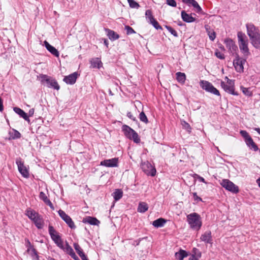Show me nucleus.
Here are the masks:
<instances>
[{
	"instance_id": "obj_1",
	"label": "nucleus",
	"mask_w": 260,
	"mask_h": 260,
	"mask_svg": "<svg viewBox=\"0 0 260 260\" xmlns=\"http://www.w3.org/2000/svg\"><path fill=\"white\" fill-rule=\"evenodd\" d=\"M238 44L239 48L245 56L250 54L249 50L248 47V40L245 34L242 31H239L237 34Z\"/></svg>"
},
{
	"instance_id": "obj_2",
	"label": "nucleus",
	"mask_w": 260,
	"mask_h": 260,
	"mask_svg": "<svg viewBox=\"0 0 260 260\" xmlns=\"http://www.w3.org/2000/svg\"><path fill=\"white\" fill-rule=\"evenodd\" d=\"M187 221L190 228L196 231H199L202 225L200 215L195 212L187 215Z\"/></svg>"
},
{
	"instance_id": "obj_3",
	"label": "nucleus",
	"mask_w": 260,
	"mask_h": 260,
	"mask_svg": "<svg viewBox=\"0 0 260 260\" xmlns=\"http://www.w3.org/2000/svg\"><path fill=\"white\" fill-rule=\"evenodd\" d=\"M122 130L125 137L128 139L133 140L136 143H139L140 142L138 134L129 126L123 125L122 127Z\"/></svg>"
},
{
	"instance_id": "obj_4",
	"label": "nucleus",
	"mask_w": 260,
	"mask_h": 260,
	"mask_svg": "<svg viewBox=\"0 0 260 260\" xmlns=\"http://www.w3.org/2000/svg\"><path fill=\"white\" fill-rule=\"evenodd\" d=\"M40 80L42 84L46 83L47 86L49 88H53L57 90L60 88L56 80L46 75H41Z\"/></svg>"
},
{
	"instance_id": "obj_5",
	"label": "nucleus",
	"mask_w": 260,
	"mask_h": 260,
	"mask_svg": "<svg viewBox=\"0 0 260 260\" xmlns=\"http://www.w3.org/2000/svg\"><path fill=\"white\" fill-rule=\"evenodd\" d=\"M227 79V83H225L223 81L221 82V86L224 90L225 91L235 95H237L238 94L237 92L234 91V83L232 80L229 79L227 77H225Z\"/></svg>"
},
{
	"instance_id": "obj_6",
	"label": "nucleus",
	"mask_w": 260,
	"mask_h": 260,
	"mask_svg": "<svg viewBox=\"0 0 260 260\" xmlns=\"http://www.w3.org/2000/svg\"><path fill=\"white\" fill-rule=\"evenodd\" d=\"M200 84L201 87L206 91L218 96L220 95L219 91L210 82L207 81L201 80Z\"/></svg>"
},
{
	"instance_id": "obj_7",
	"label": "nucleus",
	"mask_w": 260,
	"mask_h": 260,
	"mask_svg": "<svg viewBox=\"0 0 260 260\" xmlns=\"http://www.w3.org/2000/svg\"><path fill=\"white\" fill-rule=\"evenodd\" d=\"M220 184L226 190L233 193H236L239 192L238 187L228 179L222 180Z\"/></svg>"
},
{
	"instance_id": "obj_8",
	"label": "nucleus",
	"mask_w": 260,
	"mask_h": 260,
	"mask_svg": "<svg viewBox=\"0 0 260 260\" xmlns=\"http://www.w3.org/2000/svg\"><path fill=\"white\" fill-rule=\"evenodd\" d=\"M143 171L147 175L154 176L155 175L156 170L153 168L151 164L148 161L142 162L141 165Z\"/></svg>"
},
{
	"instance_id": "obj_9",
	"label": "nucleus",
	"mask_w": 260,
	"mask_h": 260,
	"mask_svg": "<svg viewBox=\"0 0 260 260\" xmlns=\"http://www.w3.org/2000/svg\"><path fill=\"white\" fill-rule=\"evenodd\" d=\"M245 62V59L240 58L238 54H236V58L233 61V65L237 72L239 73L243 72V64Z\"/></svg>"
},
{
	"instance_id": "obj_10",
	"label": "nucleus",
	"mask_w": 260,
	"mask_h": 260,
	"mask_svg": "<svg viewBox=\"0 0 260 260\" xmlns=\"http://www.w3.org/2000/svg\"><path fill=\"white\" fill-rule=\"evenodd\" d=\"M60 217L66 222L68 226L72 229L76 228V226L72 218L67 215L63 210H59L58 211Z\"/></svg>"
},
{
	"instance_id": "obj_11",
	"label": "nucleus",
	"mask_w": 260,
	"mask_h": 260,
	"mask_svg": "<svg viewBox=\"0 0 260 260\" xmlns=\"http://www.w3.org/2000/svg\"><path fill=\"white\" fill-rule=\"evenodd\" d=\"M16 163L17 165L18 171L25 178L29 177V172L26 167L24 165V162L19 158L16 159Z\"/></svg>"
},
{
	"instance_id": "obj_12",
	"label": "nucleus",
	"mask_w": 260,
	"mask_h": 260,
	"mask_svg": "<svg viewBox=\"0 0 260 260\" xmlns=\"http://www.w3.org/2000/svg\"><path fill=\"white\" fill-rule=\"evenodd\" d=\"M246 28L250 39L260 34L258 29L252 23L247 24Z\"/></svg>"
},
{
	"instance_id": "obj_13",
	"label": "nucleus",
	"mask_w": 260,
	"mask_h": 260,
	"mask_svg": "<svg viewBox=\"0 0 260 260\" xmlns=\"http://www.w3.org/2000/svg\"><path fill=\"white\" fill-rule=\"evenodd\" d=\"M118 164V158L115 157L111 159H105L101 161L100 165L106 167H117Z\"/></svg>"
},
{
	"instance_id": "obj_14",
	"label": "nucleus",
	"mask_w": 260,
	"mask_h": 260,
	"mask_svg": "<svg viewBox=\"0 0 260 260\" xmlns=\"http://www.w3.org/2000/svg\"><path fill=\"white\" fill-rule=\"evenodd\" d=\"M79 74L77 72H74L68 76L64 77L63 78V81L68 84H74L77 79Z\"/></svg>"
},
{
	"instance_id": "obj_15",
	"label": "nucleus",
	"mask_w": 260,
	"mask_h": 260,
	"mask_svg": "<svg viewBox=\"0 0 260 260\" xmlns=\"http://www.w3.org/2000/svg\"><path fill=\"white\" fill-rule=\"evenodd\" d=\"M224 42L226 46L228 48L229 51L232 53L233 52L236 50L237 47L232 39H225Z\"/></svg>"
},
{
	"instance_id": "obj_16",
	"label": "nucleus",
	"mask_w": 260,
	"mask_h": 260,
	"mask_svg": "<svg viewBox=\"0 0 260 260\" xmlns=\"http://www.w3.org/2000/svg\"><path fill=\"white\" fill-rule=\"evenodd\" d=\"M105 30L107 33V36L110 40L113 41L119 39V35L114 30L106 28H105Z\"/></svg>"
},
{
	"instance_id": "obj_17",
	"label": "nucleus",
	"mask_w": 260,
	"mask_h": 260,
	"mask_svg": "<svg viewBox=\"0 0 260 260\" xmlns=\"http://www.w3.org/2000/svg\"><path fill=\"white\" fill-rule=\"evenodd\" d=\"M181 14L182 20L186 22L190 23L196 21L195 18L192 16V14H188L185 11H182Z\"/></svg>"
},
{
	"instance_id": "obj_18",
	"label": "nucleus",
	"mask_w": 260,
	"mask_h": 260,
	"mask_svg": "<svg viewBox=\"0 0 260 260\" xmlns=\"http://www.w3.org/2000/svg\"><path fill=\"white\" fill-rule=\"evenodd\" d=\"M201 241L206 243H212V239L211 236V232L210 231H207L201 235L200 238Z\"/></svg>"
},
{
	"instance_id": "obj_19",
	"label": "nucleus",
	"mask_w": 260,
	"mask_h": 260,
	"mask_svg": "<svg viewBox=\"0 0 260 260\" xmlns=\"http://www.w3.org/2000/svg\"><path fill=\"white\" fill-rule=\"evenodd\" d=\"M83 222L86 223H89L91 225H99L100 221L95 217L87 216L84 218L83 220Z\"/></svg>"
},
{
	"instance_id": "obj_20",
	"label": "nucleus",
	"mask_w": 260,
	"mask_h": 260,
	"mask_svg": "<svg viewBox=\"0 0 260 260\" xmlns=\"http://www.w3.org/2000/svg\"><path fill=\"white\" fill-rule=\"evenodd\" d=\"M44 43V45H45L46 49L51 54H52L56 57L59 56V52L55 47H54L53 46H52L50 44H49V43L46 41H45Z\"/></svg>"
},
{
	"instance_id": "obj_21",
	"label": "nucleus",
	"mask_w": 260,
	"mask_h": 260,
	"mask_svg": "<svg viewBox=\"0 0 260 260\" xmlns=\"http://www.w3.org/2000/svg\"><path fill=\"white\" fill-rule=\"evenodd\" d=\"M14 112L18 114L20 117H22L24 119L27 121L28 123L30 122V120L27 114L24 112L23 110L18 107H14L13 108Z\"/></svg>"
},
{
	"instance_id": "obj_22",
	"label": "nucleus",
	"mask_w": 260,
	"mask_h": 260,
	"mask_svg": "<svg viewBox=\"0 0 260 260\" xmlns=\"http://www.w3.org/2000/svg\"><path fill=\"white\" fill-rule=\"evenodd\" d=\"M32 221L34 222L35 225L38 229H41L43 228L44 225V220L40 214L36 216V218H34Z\"/></svg>"
},
{
	"instance_id": "obj_23",
	"label": "nucleus",
	"mask_w": 260,
	"mask_h": 260,
	"mask_svg": "<svg viewBox=\"0 0 260 260\" xmlns=\"http://www.w3.org/2000/svg\"><path fill=\"white\" fill-rule=\"evenodd\" d=\"M39 197L41 200L43 201V202L47 205H48L52 210L54 209V206L50 201V200L47 198L45 193L42 191L40 193Z\"/></svg>"
},
{
	"instance_id": "obj_24",
	"label": "nucleus",
	"mask_w": 260,
	"mask_h": 260,
	"mask_svg": "<svg viewBox=\"0 0 260 260\" xmlns=\"http://www.w3.org/2000/svg\"><path fill=\"white\" fill-rule=\"evenodd\" d=\"M205 28L209 36V39L211 41H214L216 38L215 32L213 29H211L210 26L209 25H205Z\"/></svg>"
},
{
	"instance_id": "obj_25",
	"label": "nucleus",
	"mask_w": 260,
	"mask_h": 260,
	"mask_svg": "<svg viewBox=\"0 0 260 260\" xmlns=\"http://www.w3.org/2000/svg\"><path fill=\"white\" fill-rule=\"evenodd\" d=\"M51 239L58 247L62 249H64L63 241L59 235L55 236L53 238H51Z\"/></svg>"
},
{
	"instance_id": "obj_26",
	"label": "nucleus",
	"mask_w": 260,
	"mask_h": 260,
	"mask_svg": "<svg viewBox=\"0 0 260 260\" xmlns=\"http://www.w3.org/2000/svg\"><path fill=\"white\" fill-rule=\"evenodd\" d=\"M252 45L256 48H260V34L250 39Z\"/></svg>"
},
{
	"instance_id": "obj_27",
	"label": "nucleus",
	"mask_w": 260,
	"mask_h": 260,
	"mask_svg": "<svg viewBox=\"0 0 260 260\" xmlns=\"http://www.w3.org/2000/svg\"><path fill=\"white\" fill-rule=\"evenodd\" d=\"M245 143L246 145L249 147L250 149H253L255 151L258 150V148L256 144L254 142L251 137L248 140L245 141Z\"/></svg>"
},
{
	"instance_id": "obj_28",
	"label": "nucleus",
	"mask_w": 260,
	"mask_h": 260,
	"mask_svg": "<svg viewBox=\"0 0 260 260\" xmlns=\"http://www.w3.org/2000/svg\"><path fill=\"white\" fill-rule=\"evenodd\" d=\"M166 220L162 218H158L153 221L152 225L156 228L162 227L166 223Z\"/></svg>"
},
{
	"instance_id": "obj_29",
	"label": "nucleus",
	"mask_w": 260,
	"mask_h": 260,
	"mask_svg": "<svg viewBox=\"0 0 260 260\" xmlns=\"http://www.w3.org/2000/svg\"><path fill=\"white\" fill-rule=\"evenodd\" d=\"M90 63H91V67L92 68H96L99 69L101 66L102 62L101 61V60L99 59V58H95L92 59L90 61Z\"/></svg>"
},
{
	"instance_id": "obj_30",
	"label": "nucleus",
	"mask_w": 260,
	"mask_h": 260,
	"mask_svg": "<svg viewBox=\"0 0 260 260\" xmlns=\"http://www.w3.org/2000/svg\"><path fill=\"white\" fill-rule=\"evenodd\" d=\"M175 255L177 258L179 260H183L184 257L188 255V254L185 250L181 249L179 252L175 253Z\"/></svg>"
},
{
	"instance_id": "obj_31",
	"label": "nucleus",
	"mask_w": 260,
	"mask_h": 260,
	"mask_svg": "<svg viewBox=\"0 0 260 260\" xmlns=\"http://www.w3.org/2000/svg\"><path fill=\"white\" fill-rule=\"evenodd\" d=\"M148 205L144 202L139 203L138 207V211L141 213H144L148 210Z\"/></svg>"
},
{
	"instance_id": "obj_32",
	"label": "nucleus",
	"mask_w": 260,
	"mask_h": 260,
	"mask_svg": "<svg viewBox=\"0 0 260 260\" xmlns=\"http://www.w3.org/2000/svg\"><path fill=\"white\" fill-rule=\"evenodd\" d=\"M176 75V79L179 82L181 83H184L185 82L186 76L184 73L181 72H177Z\"/></svg>"
},
{
	"instance_id": "obj_33",
	"label": "nucleus",
	"mask_w": 260,
	"mask_h": 260,
	"mask_svg": "<svg viewBox=\"0 0 260 260\" xmlns=\"http://www.w3.org/2000/svg\"><path fill=\"white\" fill-rule=\"evenodd\" d=\"M39 214L38 212L33 210H27L26 213V215L31 220L35 218L36 216H38Z\"/></svg>"
},
{
	"instance_id": "obj_34",
	"label": "nucleus",
	"mask_w": 260,
	"mask_h": 260,
	"mask_svg": "<svg viewBox=\"0 0 260 260\" xmlns=\"http://www.w3.org/2000/svg\"><path fill=\"white\" fill-rule=\"evenodd\" d=\"M74 247L81 258L82 257H84L85 254H84V253L82 251V249H81V248L78 243H74Z\"/></svg>"
},
{
	"instance_id": "obj_35",
	"label": "nucleus",
	"mask_w": 260,
	"mask_h": 260,
	"mask_svg": "<svg viewBox=\"0 0 260 260\" xmlns=\"http://www.w3.org/2000/svg\"><path fill=\"white\" fill-rule=\"evenodd\" d=\"M112 194L114 200L118 201L122 198L123 192L120 189H116Z\"/></svg>"
},
{
	"instance_id": "obj_36",
	"label": "nucleus",
	"mask_w": 260,
	"mask_h": 260,
	"mask_svg": "<svg viewBox=\"0 0 260 260\" xmlns=\"http://www.w3.org/2000/svg\"><path fill=\"white\" fill-rule=\"evenodd\" d=\"M190 5H191L193 8L196 9V11L197 13H202L203 12L201 7L195 0H192Z\"/></svg>"
},
{
	"instance_id": "obj_37",
	"label": "nucleus",
	"mask_w": 260,
	"mask_h": 260,
	"mask_svg": "<svg viewBox=\"0 0 260 260\" xmlns=\"http://www.w3.org/2000/svg\"><path fill=\"white\" fill-rule=\"evenodd\" d=\"M146 19L148 23L154 19L152 12L150 10H147L145 12Z\"/></svg>"
},
{
	"instance_id": "obj_38",
	"label": "nucleus",
	"mask_w": 260,
	"mask_h": 260,
	"mask_svg": "<svg viewBox=\"0 0 260 260\" xmlns=\"http://www.w3.org/2000/svg\"><path fill=\"white\" fill-rule=\"evenodd\" d=\"M48 231L49 233L51 236V238H53V237L56 235H59L58 232L51 225H49Z\"/></svg>"
},
{
	"instance_id": "obj_39",
	"label": "nucleus",
	"mask_w": 260,
	"mask_h": 260,
	"mask_svg": "<svg viewBox=\"0 0 260 260\" xmlns=\"http://www.w3.org/2000/svg\"><path fill=\"white\" fill-rule=\"evenodd\" d=\"M66 252L71 255L72 257V256H75V253L74 252L73 248L70 246L69 244L66 242Z\"/></svg>"
},
{
	"instance_id": "obj_40",
	"label": "nucleus",
	"mask_w": 260,
	"mask_h": 260,
	"mask_svg": "<svg viewBox=\"0 0 260 260\" xmlns=\"http://www.w3.org/2000/svg\"><path fill=\"white\" fill-rule=\"evenodd\" d=\"M11 137L13 139H18L21 137L20 133L15 129H13L12 132H10Z\"/></svg>"
},
{
	"instance_id": "obj_41",
	"label": "nucleus",
	"mask_w": 260,
	"mask_h": 260,
	"mask_svg": "<svg viewBox=\"0 0 260 260\" xmlns=\"http://www.w3.org/2000/svg\"><path fill=\"white\" fill-rule=\"evenodd\" d=\"M28 253L30 254V255L31 256L33 259H34V260H38L39 259V256L38 255L37 251L35 249L34 247H33L32 248H31L30 249V252Z\"/></svg>"
},
{
	"instance_id": "obj_42",
	"label": "nucleus",
	"mask_w": 260,
	"mask_h": 260,
	"mask_svg": "<svg viewBox=\"0 0 260 260\" xmlns=\"http://www.w3.org/2000/svg\"><path fill=\"white\" fill-rule=\"evenodd\" d=\"M139 118H140V120L142 122H144L145 123H148V118H147L146 115H145V114L144 113V112H141L140 113Z\"/></svg>"
},
{
	"instance_id": "obj_43",
	"label": "nucleus",
	"mask_w": 260,
	"mask_h": 260,
	"mask_svg": "<svg viewBox=\"0 0 260 260\" xmlns=\"http://www.w3.org/2000/svg\"><path fill=\"white\" fill-rule=\"evenodd\" d=\"M127 2L132 8L138 9L140 7L139 4L134 0H127Z\"/></svg>"
},
{
	"instance_id": "obj_44",
	"label": "nucleus",
	"mask_w": 260,
	"mask_h": 260,
	"mask_svg": "<svg viewBox=\"0 0 260 260\" xmlns=\"http://www.w3.org/2000/svg\"><path fill=\"white\" fill-rule=\"evenodd\" d=\"M25 246L27 248V252L29 253L30 252V249L34 247L33 245H31L30 242L29 240L25 238Z\"/></svg>"
},
{
	"instance_id": "obj_45",
	"label": "nucleus",
	"mask_w": 260,
	"mask_h": 260,
	"mask_svg": "<svg viewBox=\"0 0 260 260\" xmlns=\"http://www.w3.org/2000/svg\"><path fill=\"white\" fill-rule=\"evenodd\" d=\"M240 134L244 138L245 142L251 138L249 134L246 131L241 130L240 132Z\"/></svg>"
},
{
	"instance_id": "obj_46",
	"label": "nucleus",
	"mask_w": 260,
	"mask_h": 260,
	"mask_svg": "<svg viewBox=\"0 0 260 260\" xmlns=\"http://www.w3.org/2000/svg\"><path fill=\"white\" fill-rule=\"evenodd\" d=\"M150 24H151L153 27L157 30L158 29H162V27L159 24L158 22L154 19L152 21L149 22Z\"/></svg>"
},
{
	"instance_id": "obj_47",
	"label": "nucleus",
	"mask_w": 260,
	"mask_h": 260,
	"mask_svg": "<svg viewBox=\"0 0 260 260\" xmlns=\"http://www.w3.org/2000/svg\"><path fill=\"white\" fill-rule=\"evenodd\" d=\"M241 89L243 92V93L247 95V96H251L252 95V93L250 91L249 89V88H245V87H244L243 86H241Z\"/></svg>"
},
{
	"instance_id": "obj_48",
	"label": "nucleus",
	"mask_w": 260,
	"mask_h": 260,
	"mask_svg": "<svg viewBox=\"0 0 260 260\" xmlns=\"http://www.w3.org/2000/svg\"><path fill=\"white\" fill-rule=\"evenodd\" d=\"M166 28L168 30V31L173 35L174 37H178V34L176 32V31L172 27L168 25L165 26Z\"/></svg>"
},
{
	"instance_id": "obj_49",
	"label": "nucleus",
	"mask_w": 260,
	"mask_h": 260,
	"mask_svg": "<svg viewBox=\"0 0 260 260\" xmlns=\"http://www.w3.org/2000/svg\"><path fill=\"white\" fill-rule=\"evenodd\" d=\"M125 29L126 30V34L127 35H131L136 33L135 31L133 29V28L128 25L125 26Z\"/></svg>"
},
{
	"instance_id": "obj_50",
	"label": "nucleus",
	"mask_w": 260,
	"mask_h": 260,
	"mask_svg": "<svg viewBox=\"0 0 260 260\" xmlns=\"http://www.w3.org/2000/svg\"><path fill=\"white\" fill-rule=\"evenodd\" d=\"M215 55H216V56L220 59H224V55L223 54L221 53V52H220L219 51H216L215 52Z\"/></svg>"
},
{
	"instance_id": "obj_51",
	"label": "nucleus",
	"mask_w": 260,
	"mask_h": 260,
	"mask_svg": "<svg viewBox=\"0 0 260 260\" xmlns=\"http://www.w3.org/2000/svg\"><path fill=\"white\" fill-rule=\"evenodd\" d=\"M182 125L183 127L185 129H186L188 132H190L191 128L188 123L186 122L185 121H184V123H182Z\"/></svg>"
},
{
	"instance_id": "obj_52",
	"label": "nucleus",
	"mask_w": 260,
	"mask_h": 260,
	"mask_svg": "<svg viewBox=\"0 0 260 260\" xmlns=\"http://www.w3.org/2000/svg\"><path fill=\"white\" fill-rule=\"evenodd\" d=\"M167 4L172 7H176V3L174 0H166Z\"/></svg>"
},
{
	"instance_id": "obj_53",
	"label": "nucleus",
	"mask_w": 260,
	"mask_h": 260,
	"mask_svg": "<svg viewBox=\"0 0 260 260\" xmlns=\"http://www.w3.org/2000/svg\"><path fill=\"white\" fill-rule=\"evenodd\" d=\"M194 201H196L197 202L199 201H202V199L198 196L197 193L196 192L192 193Z\"/></svg>"
},
{
	"instance_id": "obj_54",
	"label": "nucleus",
	"mask_w": 260,
	"mask_h": 260,
	"mask_svg": "<svg viewBox=\"0 0 260 260\" xmlns=\"http://www.w3.org/2000/svg\"><path fill=\"white\" fill-rule=\"evenodd\" d=\"M127 116L130 119H131L132 120H133V121H136V117H135L133 114H132V113L131 112H127Z\"/></svg>"
},
{
	"instance_id": "obj_55",
	"label": "nucleus",
	"mask_w": 260,
	"mask_h": 260,
	"mask_svg": "<svg viewBox=\"0 0 260 260\" xmlns=\"http://www.w3.org/2000/svg\"><path fill=\"white\" fill-rule=\"evenodd\" d=\"M194 176H197V178H198V179L199 180V181H200L201 182L206 183L204 178H203L202 177H201L197 174H194Z\"/></svg>"
},
{
	"instance_id": "obj_56",
	"label": "nucleus",
	"mask_w": 260,
	"mask_h": 260,
	"mask_svg": "<svg viewBox=\"0 0 260 260\" xmlns=\"http://www.w3.org/2000/svg\"><path fill=\"white\" fill-rule=\"evenodd\" d=\"M4 109L3 103L2 98L0 97V112L3 111Z\"/></svg>"
},
{
	"instance_id": "obj_57",
	"label": "nucleus",
	"mask_w": 260,
	"mask_h": 260,
	"mask_svg": "<svg viewBox=\"0 0 260 260\" xmlns=\"http://www.w3.org/2000/svg\"><path fill=\"white\" fill-rule=\"evenodd\" d=\"M188 260H199L198 258L196 257L194 254H192L189 257Z\"/></svg>"
},
{
	"instance_id": "obj_58",
	"label": "nucleus",
	"mask_w": 260,
	"mask_h": 260,
	"mask_svg": "<svg viewBox=\"0 0 260 260\" xmlns=\"http://www.w3.org/2000/svg\"><path fill=\"white\" fill-rule=\"evenodd\" d=\"M34 109L32 108L30 109L28 112L29 116H32L34 114Z\"/></svg>"
},
{
	"instance_id": "obj_59",
	"label": "nucleus",
	"mask_w": 260,
	"mask_h": 260,
	"mask_svg": "<svg viewBox=\"0 0 260 260\" xmlns=\"http://www.w3.org/2000/svg\"><path fill=\"white\" fill-rule=\"evenodd\" d=\"M141 239H139L137 240H135L134 241V243H133V245H138L141 241Z\"/></svg>"
},
{
	"instance_id": "obj_60",
	"label": "nucleus",
	"mask_w": 260,
	"mask_h": 260,
	"mask_svg": "<svg viewBox=\"0 0 260 260\" xmlns=\"http://www.w3.org/2000/svg\"><path fill=\"white\" fill-rule=\"evenodd\" d=\"M182 2L185 4H187L188 5H190V4L191 3V2L192 1V0H182Z\"/></svg>"
},
{
	"instance_id": "obj_61",
	"label": "nucleus",
	"mask_w": 260,
	"mask_h": 260,
	"mask_svg": "<svg viewBox=\"0 0 260 260\" xmlns=\"http://www.w3.org/2000/svg\"><path fill=\"white\" fill-rule=\"evenodd\" d=\"M104 43L106 46V47H108V41L106 39H104Z\"/></svg>"
},
{
	"instance_id": "obj_62",
	"label": "nucleus",
	"mask_w": 260,
	"mask_h": 260,
	"mask_svg": "<svg viewBox=\"0 0 260 260\" xmlns=\"http://www.w3.org/2000/svg\"><path fill=\"white\" fill-rule=\"evenodd\" d=\"M72 257L75 260H80L79 258L78 257V256L75 254V256H72Z\"/></svg>"
},
{
	"instance_id": "obj_63",
	"label": "nucleus",
	"mask_w": 260,
	"mask_h": 260,
	"mask_svg": "<svg viewBox=\"0 0 260 260\" xmlns=\"http://www.w3.org/2000/svg\"><path fill=\"white\" fill-rule=\"evenodd\" d=\"M256 182L258 184V186L260 187V177L256 180Z\"/></svg>"
},
{
	"instance_id": "obj_64",
	"label": "nucleus",
	"mask_w": 260,
	"mask_h": 260,
	"mask_svg": "<svg viewBox=\"0 0 260 260\" xmlns=\"http://www.w3.org/2000/svg\"><path fill=\"white\" fill-rule=\"evenodd\" d=\"M254 130L256 131L260 135V128H255Z\"/></svg>"
}]
</instances>
